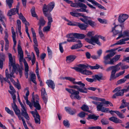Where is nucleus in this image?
Instances as JSON below:
<instances>
[{"instance_id": "f257e3e1", "label": "nucleus", "mask_w": 129, "mask_h": 129, "mask_svg": "<svg viewBox=\"0 0 129 129\" xmlns=\"http://www.w3.org/2000/svg\"><path fill=\"white\" fill-rule=\"evenodd\" d=\"M62 79H64L69 80L72 82L74 84H77L80 86V87L77 85H69V88L73 89H75L78 90V91H77L73 89H70L67 88L66 89V90L69 93L71 94L70 97L72 99H76L78 100H80L81 99V97L80 96L79 94V92H80L87 93V89L91 90L93 91L95 90L96 89V88L93 87H90L88 88L87 89L85 87V84L82 83L81 81H80L78 82H76L75 81V79L72 77H65L64 78H61Z\"/></svg>"}, {"instance_id": "f03ea898", "label": "nucleus", "mask_w": 129, "mask_h": 129, "mask_svg": "<svg viewBox=\"0 0 129 129\" xmlns=\"http://www.w3.org/2000/svg\"><path fill=\"white\" fill-rule=\"evenodd\" d=\"M121 63L119 62L115 65L109 67L106 69V71L107 72L112 70L109 79L110 81L112 80V79L113 76H114V74H115L116 72L120 70V68L119 67V66L121 65Z\"/></svg>"}, {"instance_id": "7ed1b4c3", "label": "nucleus", "mask_w": 129, "mask_h": 129, "mask_svg": "<svg viewBox=\"0 0 129 129\" xmlns=\"http://www.w3.org/2000/svg\"><path fill=\"white\" fill-rule=\"evenodd\" d=\"M55 6L54 2H52L49 3L47 6L44 4L43 8V12L45 16H47L48 12H50L53 9Z\"/></svg>"}, {"instance_id": "20e7f679", "label": "nucleus", "mask_w": 129, "mask_h": 129, "mask_svg": "<svg viewBox=\"0 0 129 129\" xmlns=\"http://www.w3.org/2000/svg\"><path fill=\"white\" fill-rule=\"evenodd\" d=\"M85 40L87 42L94 45H95V43L99 45H101V43L99 40L98 36L97 35L92 37L90 39H86Z\"/></svg>"}, {"instance_id": "39448f33", "label": "nucleus", "mask_w": 129, "mask_h": 129, "mask_svg": "<svg viewBox=\"0 0 129 129\" xmlns=\"http://www.w3.org/2000/svg\"><path fill=\"white\" fill-rule=\"evenodd\" d=\"M23 70V66H21L20 67H16L14 70L13 68L12 72L9 74V76L10 77H13L14 78L15 77L13 75L15 72L17 74H18V72L19 73L20 76V77L21 78L22 75V71Z\"/></svg>"}, {"instance_id": "423d86ee", "label": "nucleus", "mask_w": 129, "mask_h": 129, "mask_svg": "<svg viewBox=\"0 0 129 129\" xmlns=\"http://www.w3.org/2000/svg\"><path fill=\"white\" fill-rule=\"evenodd\" d=\"M121 89V87L120 86H119L115 88L113 91V92H117L113 95V98H116L117 96H122L123 95L124 91L122 89Z\"/></svg>"}, {"instance_id": "0eeeda50", "label": "nucleus", "mask_w": 129, "mask_h": 129, "mask_svg": "<svg viewBox=\"0 0 129 129\" xmlns=\"http://www.w3.org/2000/svg\"><path fill=\"white\" fill-rule=\"evenodd\" d=\"M70 14L72 16L75 17H78L81 16L84 18V19L83 18H80V20L82 22L84 23L85 24L87 23V21L88 20V17L85 16L83 14L81 13H70Z\"/></svg>"}, {"instance_id": "6e6552de", "label": "nucleus", "mask_w": 129, "mask_h": 129, "mask_svg": "<svg viewBox=\"0 0 129 129\" xmlns=\"http://www.w3.org/2000/svg\"><path fill=\"white\" fill-rule=\"evenodd\" d=\"M8 54L9 59V62H10V65H9L10 68L11 69V66H12L14 70L15 68L20 67L18 64H15L14 61H13V60L11 54L10 53H9Z\"/></svg>"}, {"instance_id": "1a4fd4ad", "label": "nucleus", "mask_w": 129, "mask_h": 129, "mask_svg": "<svg viewBox=\"0 0 129 129\" xmlns=\"http://www.w3.org/2000/svg\"><path fill=\"white\" fill-rule=\"evenodd\" d=\"M36 99L31 100L32 103L34 104V107L38 110H40L41 109V106L39 104V98L37 94L36 95Z\"/></svg>"}, {"instance_id": "9d476101", "label": "nucleus", "mask_w": 129, "mask_h": 129, "mask_svg": "<svg viewBox=\"0 0 129 129\" xmlns=\"http://www.w3.org/2000/svg\"><path fill=\"white\" fill-rule=\"evenodd\" d=\"M78 67H73L72 68L73 69H75L77 72H79L81 73L83 71L86 69L88 68V65L87 64L85 65L82 64H79L78 65Z\"/></svg>"}, {"instance_id": "9b49d317", "label": "nucleus", "mask_w": 129, "mask_h": 129, "mask_svg": "<svg viewBox=\"0 0 129 129\" xmlns=\"http://www.w3.org/2000/svg\"><path fill=\"white\" fill-rule=\"evenodd\" d=\"M104 103L103 102L102 103H100V104L96 106L97 110L98 111H101L103 112L108 113L110 112L109 109L108 108L103 107Z\"/></svg>"}, {"instance_id": "f8f14e48", "label": "nucleus", "mask_w": 129, "mask_h": 129, "mask_svg": "<svg viewBox=\"0 0 129 129\" xmlns=\"http://www.w3.org/2000/svg\"><path fill=\"white\" fill-rule=\"evenodd\" d=\"M19 5L17 6L16 8H13L9 10L8 12L7 15L11 17L16 14L18 12Z\"/></svg>"}, {"instance_id": "ddd939ff", "label": "nucleus", "mask_w": 129, "mask_h": 129, "mask_svg": "<svg viewBox=\"0 0 129 129\" xmlns=\"http://www.w3.org/2000/svg\"><path fill=\"white\" fill-rule=\"evenodd\" d=\"M18 55L19 56V61L20 62H22L23 60V52L20 46V42H19L18 45Z\"/></svg>"}, {"instance_id": "4468645a", "label": "nucleus", "mask_w": 129, "mask_h": 129, "mask_svg": "<svg viewBox=\"0 0 129 129\" xmlns=\"http://www.w3.org/2000/svg\"><path fill=\"white\" fill-rule=\"evenodd\" d=\"M12 107L15 114L17 115L18 118H20V111L16 105L15 102L13 103V104H12Z\"/></svg>"}, {"instance_id": "2eb2a0df", "label": "nucleus", "mask_w": 129, "mask_h": 129, "mask_svg": "<svg viewBox=\"0 0 129 129\" xmlns=\"http://www.w3.org/2000/svg\"><path fill=\"white\" fill-rule=\"evenodd\" d=\"M110 58H104V63L105 65L110 64L111 65H114V63L116 62L114 58L113 57L111 59L110 61L108 59Z\"/></svg>"}, {"instance_id": "dca6fc26", "label": "nucleus", "mask_w": 129, "mask_h": 129, "mask_svg": "<svg viewBox=\"0 0 129 129\" xmlns=\"http://www.w3.org/2000/svg\"><path fill=\"white\" fill-rule=\"evenodd\" d=\"M5 35V40L6 42V44L5 47V49L6 50H8V48L9 42L8 40V31L7 29H6L4 31Z\"/></svg>"}, {"instance_id": "f3484780", "label": "nucleus", "mask_w": 129, "mask_h": 129, "mask_svg": "<svg viewBox=\"0 0 129 129\" xmlns=\"http://www.w3.org/2000/svg\"><path fill=\"white\" fill-rule=\"evenodd\" d=\"M128 17V16L126 14H121L119 16L118 21L120 23H123Z\"/></svg>"}, {"instance_id": "a211bd4d", "label": "nucleus", "mask_w": 129, "mask_h": 129, "mask_svg": "<svg viewBox=\"0 0 129 129\" xmlns=\"http://www.w3.org/2000/svg\"><path fill=\"white\" fill-rule=\"evenodd\" d=\"M122 31L120 32L121 33L119 35L118 37L116 38V40H118L121 38H124L126 37H129V31L125 30L124 31L123 34L122 33Z\"/></svg>"}, {"instance_id": "6ab92c4d", "label": "nucleus", "mask_w": 129, "mask_h": 129, "mask_svg": "<svg viewBox=\"0 0 129 129\" xmlns=\"http://www.w3.org/2000/svg\"><path fill=\"white\" fill-rule=\"evenodd\" d=\"M77 57V56L74 55H71L66 57V61L68 63H71L74 61Z\"/></svg>"}, {"instance_id": "aec40b11", "label": "nucleus", "mask_w": 129, "mask_h": 129, "mask_svg": "<svg viewBox=\"0 0 129 129\" xmlns=\"http://www.w3.org/2000/svg\"><path fill=\"white\" fill-rule=\"evenodd\" d=\"M89 2H91L93 5H95L97 6L100 8L103 9L105 10H106V9L104 7L102 6L101 5L99 4L96 1L94 0H87Z\"/></svg>"}, {"instance_id": "412c9836", "label": "nucleus", "mask_w": 129, "mask_h": 129, "mask_svg": "<svg viewBox=\"0 0 129 129\" xmlns=\"http://www.w3.org/2000/svg\"><path fill=\"white\" fill-rule=\"evenodd\" d=\"M21 110V115L24 117L26 119L29 120V117L26 112V109H25V108H22Z\"/></svg>"}, {"instance_id": "4be33fe9", "label": "nucleus", "mask_w": 129, "mask_h": 129, "mask_svg": "<svg viewBox=\"0 0 129 129\" xmlns=\"http://www.w3.org/2000/svg\"><path fill=\"white\" fill-rule=\"evenodd\" d=\"M73 35L75 38L78 39H83L86 36V35L83 34L73 33Z\"/></svg>"}, {"instance_id": "5701e85b", "label": "nucleus", "mask_w": 129, "mask_h": 129, "mask_svg": "<svg viewBox=\"0 0 129 129\" xmlns=\"http://www.w3.org/2000/svg\"><path fill=\"white\" fill-rule=\"evenodd\" d=\"M76 42L78 43L77 44L75 45H73L71 47V49L73 50L78 49L80 48L83 45L81 43L80 41L78 40Z\"/></svg>"}, {"instance_id": "b1692460", "label": "nucleus", "mask_w": 129, "mask_h": 129, "mask_svg": "<svg viewBox=\"0 0 129 129\" xmlns=\"http://www.w3.org/2000/svg\"><path fill=\"white\" fill-rule=\"evenodd\" d=\"M109 120L115 123H120L122 122V121L119 119L114 116H112L109 118Z\"/></svg>"}, {"instance_id": "393cba45", "label": "nucleus", "mask_w": 129, "mask_h": 129, "mask_svg": "<svg viewBox=\"0 0 129 129\" xmlns=\"http://www.w3.org/2000/svg\"><path fill=\"white\" fill-rule=\"evenodd\" d=\"M69 37L67 39V41L68 42H76L77 41L75 39V38L73 36V33L69 34Z\"/></svg>"}, {"instance_id": "a878e982", "label": "nucleus", "mask_w": 129, "mask_h": 129, "mask_svg": "<svg viewBox=\"0 0 129 129\" xmlns=\"http://www.w3.org/2000/svg\"><path fill=\"white\" fill-rule=\"evenodd\" d=\"M118 48L112 49L113 51L110 52V53L109 54H107L106 56L104 57V58H110L114 56L116 54V52H115V51L117 50Z\"/></svg>"}, {"instance_id": "bb28decb", "label": "nucleus", "mask_w": 129, "mask_h": 129, "mask_svg": "<svg viewBox=\"0 0 129 129\" xmlns=\"http://www.w3.org/2000/svg\"><path fill=\"white\" fill-rule=\"evenodd\" d=\"M86 24H82L77 22V26H78L81 30H85L86 29L87 27L88 26V24L87 23Z\"/></svg>"}, {"instance_id": "cd10ccee", "label": "nucleus", "mask_w": 129, "mask_h": 129, "mask_svg": "<svg viewBox=\"0 0 129 129\" xmlns=\"http://www.w3.org/2000/svg\"><path fill=\"white\" fill-rule=\"evenodd\" d=\"M46 83L49 87H50L53 89L54 88L55 85L52 81L50 80H48L47 81Z\"/></svg>"}, {"instance_id": "c85d7f7f", "label": "nucleus", "mask_w": 129, "mask_h": 129, "mask_svg": "<svg viewBox=\"0 0 129 129\" xmlns=\"http://www.w3.org/2000/svg\"><path fill=\"white\" fill-rule=\"evenodd\" d=\"M65 109L66 111L71 115H73L75 114L77 112L75 109H73L72 110L70 108L66 107Z\"/></svg>"}, {"instance_id": "c756f323", "label": "nucleus", "mask_w": 129, "mask_h": 129, "mask_svg": "<svg viewBox=\"0 0 129 129\" xmlns=\"http://www.w3.org/2000/svg\"><path fill=\"white\" fill-rule=\"evenodd\" d=\"M86 8H80L79 9H77L76 10L73 11V12H70V13H77V12H86L87 13H88L89 12V10H88L86 9Z\"/></svg>"}, {"instance_id": "7c9ffc66", "label": "nucleus", "mask_w": 129, "mask_h": 129, "mask_svg": "<svg viewBox=\"0 0 129 129\" xmlns=\"http://www.w3.org/2000/svg\"><path fill=\"white\" fill-rule=\"evenodd\" d=\"M111 112H113L115 113L120 118H124V116L121 113H120V112L118 111H117L111 110L110 111V113H111V114H112L111 113Z\"/></svg>"}, {"instance_id": "2f4dec72", "label": "nucleus", "mask_w": 129, "mask_h": 129, "mask_svg": "<svg viewBox=\"0 0 129 129\" xmlns=\"http://www.w3.org/2000/svg\"><path fill=\"white\" fill-rule=\"evenodd\" d=\"M111 112H113L115 113L120 118H124V116L121 113H120V112L118 111H117L111 110L110 111V113H111V114H112L111 113Z\"/></svg>"}, {"instance_id": "473e14b6", "label": "nucleus", "mask_w": 129, "mask_h": 129, "mask_svg": "<svg viewBox=\"0 0 129 129\" xmlns=\"http://www.w3.org/2000/svg\"><path fill=\"white\" fill-rule=\"evenodd\" d=\"M124 72L125 71H124L116 73L115 75V74H114V76H113L112 78V80L116 79L120 76L122 75L124 73Z\"/></svg>"}, {"instance_id": "72a5a7b5", "label": "nucleus", "mask_w": 129, "mask_h": 129, "mask_svg": "<svg viewBox=\"0 0 129 129\" xmlns=\"http://www.w3.org/2000/svg\"><path fill=\"white\" fill-rule=\"evenodd\" d=\"M99 116H96L94 114H89L88 115V117L87 118L88 120L89 119H93L94 120H96L97 119Z\"/></svg>"}, {"instance_id": "f704fd0d", "label": "nucleus", "mask_w": 129, "mask_h": 129, "mask_svg": "<svg viewBox=\"0 0 129 129\" xmlns=\"http://www.w3.org/2000/svg\"><path fill=\"white\" fill-rule=\"evenodd\" d=\"M81 108L84 111L91 113V111L89 110V108L87 105L85 104L83 105L81 107Z\"/></svg>"}, {"instance_id": "c9c22d12", "label": "nucleus", "mask_w": 129, "mask_h": 129, "mask_svg": "<svg viewBox=\"0 0 129 129\" xmlns=\"http://www.w3.org/2000/svg\"><path fill=\"white\" fill-rule=\"evenodd\" d=\"M31 12L32 15L33 17H36L37 19H39L36 13L35 8L34 7H33L31 9Z\"/></svg>"}, {"instance_id": "e433bc0d", "label": "nucleus", "mask_w": 129, "mask_h": 129, "mask_svg": "<svg viewBox=\"0 0 129 129\" xmlns=\"http://www.w3.org/2000/svg\"><path fill=\"white\" fill-rule=\"evenodd\" d=\"M34 117L35 123L36 124L38 123L40 124V118L39 115H36V116Z\"/></svg>"}, {"instance_id": "4c0bfd02", "label": "nucleus", "mask_w": 129, "mask_h": 129, "mask_svg": "<svg viewBox=\"0 0 129 129\" xmlns=\"http://www.w3.org/2000/svg\"><path fill=\"white\" fill-rule=\"evenodd\" d=\"M77 8H87V6L84 4L80 2L76 3Z\"/></svg>"}, {"instance_id": "58836bf2", "label": "nucleus", "mask_w": 129, "mask_h": 129, "mask_svg": "<svg viewBox=\"0 0 129 129\" xmlns=\"http://www.w3.org/2000/svg\"><path fill=\"white\" fill-rule=\"evenodd\" d=\"M45 23L46 21L44 19L42 18H41L39 19V22L38 23V25L43 26L45 25Z\"/></svg>"}, {"instance_id": "ea45409f", "label": "nucleus", "mask_w": 129, "mask_h": 129, "mask_svg": "<svg viewBox=\"0 0 129 129\" xmlns=\"http://www.w3.org/2000/svg\"><path fill=\"white\" fill-rule=\"evenodd\" d=\"M87 24H88L92 27H94L96 26V23L94 21L88 19Z\"/></svg>"}, {"instance_id": "a19ab883", "label": "nucleus", "mask_w": 129, "mask_h": 129, "mask_svg": "<svg viewBox=\"0 0 129 129\" xmlns=\"http://www.w3.org/2000/svg\"><path fill=\"white\" fill-rule=\"evenodd\" d=\"M126 43L125 42L124 39H122L119 40L117 41L116 43L114 44L113 45H122L123 44H124Z\"/></svg>"}, {"instance_id": "79ce46f5", "label": "nucleus", "mask_w": 129, "mask_h": 129, "mask_svg": "<svg viewBox=\"0 0 129 129\" xmlns=\"http://www.w3.org/2000/svg\"><path fill=\"white\" fill-rule=\"evenodd\" d=\"M13 3V0H7V5L9 7V9H10L12 7V4Z\"/></svg>"}, {"instance_id": "37998d69", "label": "nucleus", "mask_w": 129, "mask_h": 129, "mask_svg": "<svg viewBox=\"0 0 129 129\" xmlns=\"http://www.w3.org/2000/svg\"><path fill=\"white\" fill-rule=\"evenodd\" d=\"M36 79V75L35 74H31L30 76V79L35 84H37V83L35 81Z\"/></svg>"}, {"instance_id": "c03bdc74", "label": "nucleus", "mask_w": 129, "mask_h": 129, "mask_svg": "<svg viewBox=\"0 0 129 129\" xmlns=\"http://www.w3.org/2000/svg\"><path fill=\"white\" fill-rule=\"evenodd\" d=\"M48 18V24L49 25H51V23L53 21V20L51 15H50L49 14H47V16Z\"/></svg>"}, {"instance_id": "a18cd8bd", "label": "nucleus", "mask_w": 129, "mask_h": 129, "mask_svg": "<svg viewBox=\"0 0 129 129\" xmlns=\"http://www.w3.org/2000/svg\"><path fill=\"white\" fill-rule=\"evenodd\" d=\"M81 74L86 75H92V73L91 71L85 69L82 72Z\"/></svg>"}, {"instance_id": "49530a36", "label": "nucleus", "mask_w": 129, "mask_h": 129, "mask_svg": "<svg viewBox=\"0 0 129 129\" xmlns=\"http://www.w3.org/2000/svg\"><path fill=\"white\" fill-rule=\"evenodd\" d=\"M5 20L6 19L5 18V16L3 15H0V20L2 22L3 24L5 27H6V25L3 20Z\"/></svg>"}, {"instance_id": "de8ad7c7", "label": "nucleus", "mask_w": 129, "mask_h": 129, "mask_svg": "<svg viewBox=\"0 0 129 129\" xmlns=\"http://www.w3.org/2000/svg\"><path fill=\"white\" fill-rule=\"evenodd\" d=\"M117 25H115L114 27L112 28V32H113L114 35H116L120 33L119 31L118 30H116L115 28Z\"/></svg>"}, {"instance_id": "09e8293b", "label": "nucleus", "mask_w": 129, "mask_h": 129, "mask_svg": "<svg viewBox=\"0 0 129 129\" xmlns=\"http://www.w3.org/2000/svg\"><path fill=\"white\" fill-rule=\"evenodd\" d=\"M51 25L48 24L47 26L44 27L43 29V31L44 32H47L50 30Z\"/></svg>"}, {"instance_id": "8fccbe9b", "label": "nucleus", "mask_w": 129, "mask_h": 129, "mask_svg": "<svg viewBox=\"0 0 129 129\" xmlns=\"http://www.w3.org/2000/svg\"><path fill=\"white\" fill-rule=\"evenodd\" d=\"M89 98L93 100L101 101L102 102L103 100H104L103 99L98 98L95 96H90L89 97Z\"/></svg>"}, {"instance_id": "3c124183", "label": "nucleus", "mask_w": 129, "mask_h": 129, "mask_svg": "<svg viewBox=\"0 0 129 129\" xmlns=\"http://www.w3.org/2000/svg\"><path fill=\"white\" fill-rule=\"evenodd\" d=\"M43 99V100L45 104H46L48 100V97L47 94L41 95Z\"/></svg>"}, {"instance_id": "603ef678", "label": "nucleus", "mask_w": 129, "mask_h": 129, "mask_svg": "<svg viewBox=\"0 0 129 129\" xmlns=\"http://www.w3.org/2000/svg\"><path fill=\"white\" fill-rule=\"evenodd\" d=\"M104 100H103L102 102L104 103V104L106 105H108L109 104V105L111 106H113V104L110 102L108 101H106L105 100V99H103Z\"/></svg>"}, {"instance_id": "864d4df0", "label": "nucleus", "mask_w": 129, "mask_h": 129, "mask_svg": "<svg viewBox=\"0 0 129 129\" xmlns=\"http://www.w3.org/2000/svg\"><path fill=\"white\" fill-rule=\"evenodd\" d=\"M63 123L64 125L66 127H69L70 126V123L68 120H64Z\"/></svg>"}, {"instance_id": "5fc2aeb1", "label": "nucleus", "mask_w": 129, "mask_h": 129, "mask_svg": "<svg viewBox=\"0 0 129 129\" xmlns=\"http://www.w3.org/2000/svg\"><path fill=\"white\" fill-rule=\"evenodd\" d=\"M86 114H87L84 112L82 111L78 114V116L81 118H82L85 116Z\"/></svg>"}, {"instance_id": "6e6d98bb", "label": "nucleus", "mask_w": 129, "mask_h": 129, "mask_svg": "<svg viewBox=\"0 0 129 129\" xmlns=\"http://www.w3.org/2000/svg\"><path fill=\"white\" fill-rule=\"evenodd\" d=\"M101 122L103 125H106L108 124L109 122L107 119L103 118L101 120Z\"/></svg>"}, {"instance_id": "4d7b16f0", "label": "nucleus", "mask_w": 129, "mask_h": 129, "mask_svg": "<svg viewBox=\"0 0 129 129\" xmlns=\"http://www.w3.org/2000/svg\"><path fill=\"white\" fill-rule=\"evenodd\" d=\"M5 109L6 111L8 113L11 114L12 115H13L14 112L12 111L11 110L8 108L7 107H6Z\"/></svg>"}, {"instance_id": "13d9d810", "label": "nucleus", "mask_w": 129, "mask_h": 129, "mask_svg": "<svg viewBox=\"0 0 129 129\" xmlns=\"http://www.w3.org/2000/svg\"><path fill=\"white\" fill-rule=\"evenodd\" d=\"M89 67L91 69H98L100 67L99 66L98 64H96V65L94 66H89Z\"/></svg>"}, {"instance_id": "bf43d9fd", "label": "nucleus", "mask_w": 129, "mask_h": 129, "mask_svg": "<svg viewBox=\"0 0 129 129\" xmlns=\"http://www.w3.org/2000/svg\"><path fill=\"white\" fill-rule=\"evenodd\" d=\"M98 20L101 23L106 24L107 23V20L105 19H102L100 18H98Z\"/></svg>"}, {"instance_id": "052dcab7", "label": "nucleus", "mask_w": 129, "mask_h": 129, "mask_svg": "<svg viewBox=\"0 0 129 129\" xmlns=\"http://www.w3.org/2000/svg\"><path fill=\"white\" fill-rule=\"evenodd\" d=\"M34 49L35 51L36 52V54L37 56L39 57V49L38 48L36 47H35L34 46Z\"/></svg>"}, {"instance_id": "680f3d73", "label": "nucleus", "mask_w": 129, "mask_h": 129, "mask_svg": "<svg viewBox=\"0 0 129 129\" xmlns=\"http://www.w3.org/2000/svg\"><path fill=\"white\" fill-rule=\"evenodd\" d=\"M93 77L94 78V79H95V80L96 79L99 80L102 79V77L101 76L97 75H95Z\"/></svg>"}, {"instance_id": "e2e57ef3", "label": "nucleus", "mask_w": 129, "mask_h": 129, "mask_svg": "<svg viewBox=\"0 0 129 129\" xmlns=\"http://www.w3.org/2000/svg\"><path fill=\"white\" fill-rule=\"evenodd\" d=\"M11 28L12 33V37L13 40L16 39V35L14 31L13 27H12Z\"/></svg>"}, {"instance_id": "0e129e2a", "label": "nucleus", "mask_w": 129, "mask_h": 129, "mask_svg": "<svg viewBox=\"0 0 129 129\" xmlns=\"http://www.w3.org/2000/svg\"><path fill=\"white\" fill-rule=\"evenodd\" d=\"M125 78H123L118 80L117 82L118 84H120L126 81V79Z\"/></svg>"}, {"instance_id": "69168bd1", "label": "nucleus", "mask_w": 129, "mask_h": 129, "mask_svg": "<svg viewBox=\"0 0 129 129\" xmlns=\"http://www.w3.org/2000/svg\"><path fill=\"white\" fill-rule=\"evenodd\" d=\"M10 88L11 90L12 91H9V93H10V92H12L13 93L15 92L16 91L14 88L11 85V84L10 85Z\"/></svg>"}, {"instance_id": "338daca9", "label": "nucleus", "mask_w": 129, "mask_h": 129, "mask_svg": "<svg viewBox=\"0 0 129 129\" xmlns=\"http://www.w3.org/2000/svg\"><path fill=\"white\" fill-rule=\"evenodd\" d=\"M10 94L12 95V98L13 100V103L15 102L16 99V95L14 94V93H13L12 92H10Z\"/></svg>"}, {"instance_id": "774afa93", "label": "nucleus", "mask_w": 129, "mask_h": 129, "mask_svg": "<svg viewBox=\"0 0 129 129\" xmlns=\"http://www.w3.org/2000/svg\"><path fill=\"white\" fill-rule=\"evenodd\" d=\"M47 49L48 55L50 56L51 57L52 53L51 50L50 49L49 47H47Z\"/></svg>"}]
</instances>
